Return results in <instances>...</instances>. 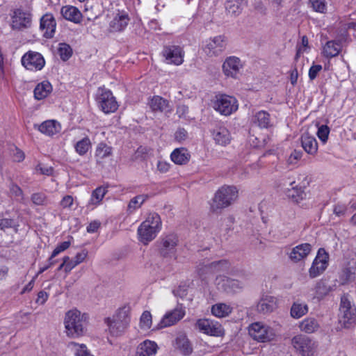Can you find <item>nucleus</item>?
I'll list each match as a JSON object with an SVG mask.
<instances>
[{
	"instance_id": "nucleus-1",
	"label": "nucleus",
	"mask_w": 356,
	"mask_h": 356,
	"mask_svg": "<svg viewBox=\"0 0 356 356\" xmlns=\"http://www.w3.org/2000/svg\"><path fill=\"white\" fill-rule=\"evenodd\" d=\"M88 316L74 309L65 314L64 324L68 337L76 338L86 332Z\"/></svg>"
},
{
	"instance_id": "nucleus-2",
	"label": "nucleus",
	"mask_w": 356,
	"mask_h": 356,
	"mask_svg": "<svg viewBox=\"0 0 356 356\" xmlns=\"http://www.w3.org/2000/svg\"><path fill=\"white\" fill-rule=\"evenodd\" d=\"M238 197V190L234 186H222L214 194L210 202V210L213 213L221 211L232 205Z\"/></svg>"
},
{
	"instance_id": "nucleus-3",
	"label": "nucleus",
	"mask_w": 356,
	"mask_h": 356,
	"mask_svg": "<svg viewBox=\"0 0 356 356\" xmlns=\"http://www.w3.org/2000/svg\"><path fill=\"white\" fill-rule=\"evenodd\" d=\"M161 220L157 213H150L138 229V238L143 244L152 241L160 231Z\"/></svg>"
},
{
	"instance_id": "nucleus-4",
	"label": "nucleus",
	"mask_w": 356,
	"mask_h": 356,
	"mask_svg": "<svg viewBox=\"0 0 356 356\" xmlns=\"http://www.w3.org/2000/svg\"><path fill=\"white\" fill-rule=\"evenodd\" d=\"M129 307H123L120 308L112 318H105V323L111 335L118 337L124 333L129 324Z\"/></svg>"
},
{
	"instance_id": "nucleus-5",
	"label": "nucleus",
	"mask_w": 356,
	"mask_h": 356,
	"mask_svg": "<svg viewBox=\"0 0 356 356\" xmlns=\"http://www.w3.org/2000/svg\"><path fill=\"white\" fill-rule=\"evenodd\" d=\"M339 322L346 328L356 324V308L348 295H343L341 298Z\"/></svg>"
},
{
	"instance_id": "nucleus-6",
	"label": "nucleus",
	"mask_w": 356,
	"mask_h": 356,
	"mask_svg": "<svg viewBox=\"0 0 356 356\" xmlns=\"http://www.w3.org/2000/svg\"><path fill=\"white\" fill-rule=\"evenodd\" d=\"M213 107L221 115L227 116L237 111L238 102L232 96L220 94L216 96Z\"/></svg>"
},
{
	"instance_id": "nucleus-7",
	"label": "nucleus",
	"mask_w": 356,
	"mask_h": 356,
	"mask_svg": "<svg viewBox=\"0 0 356 356\" xmlns=\"http://www.w3.org/2000/svg\"><path fill=\"white\" fill-rule=\"evenodd\" d=\"M248 332L250 337L259 342L269 341L275 336L271 327L259 322L252 323L249 326Z\"/></svg>"
},
{
	"instance_id": "nucleus-8",
	"label": "nucleus",
	"mask_w": 356,
	"mask_h": 356,
	"mask_svg": "<svg viewBox=\"0 0 356 356\" xmlns=\"http://www.w3.org/2000/svg\"><path fill=\"white\" fill-rule=\"evenodd\" d=\"M195 327L200 332L210 336L222 337L225 334L224 329L221 324L208 318L197 320L195 324Z\"/></svg>"
},
{
	"instance_id": "nucleus-9",
	"label": "nucleus",
	"mask_w": 356,
	"mask_h": 356,
	"mask_svg": "<svg viewBox=\"0 0 356 356\" xmlns=\"http://www.w3.org/2000/svg\"><path fill=\"white\" fill-rule=\"evenodd\" d=\"M162 55L168 64L180 65L184 62V51L179 45L169 44L163 47Z\"/></svg>"
},
{
	"instance_id": "nucleus-10",
	"label": "nucleus",
	"mask_w": 356,
	"mask_h": 356,
	"mask_svg": "<svg viewBox=\"0 0 356 356\" xmlns=\"http://www.w3.org/2000/svg\"><path fill=\"white\" fill-rule=\"evenodd\" d=\"M291 344L302 356H312L314 353V343L305 335L298 334L293 337Z\"/></svg>"
},
{
	"instance_id": "nucleus-11",
	"label": "nucleus",
	"mask_w": 356,
	"mask_h": 356,
	"mask_svg": "<svg viewBox=\"0 0 356 356\" xmlns=\"http://www.w3.org/2000/svg\"><path fill=\"white\" fill-rule=\"evenodd\" d=\"M97 102L99 108L105 113L115 112L118 107V104L115 97L108 90L99 89Z\"/></svg>"
},
{
	"instance_id": "nucleus-12",
	"label": "nucleus",
	"mask_w": 356,
	"mask_h": 356,
	"mask_svg": "<svg viewBox=\"0 0 356 356\" xmlns=\"http://www.w3.org/2000/svg\"><path fill=\"white\" fill-rule=\"evenodd\" d=\"M226 46L227 40L225 36L218 35L207 40L203 50L209 56H217L225 49Z\"/></svg>"
},
{
	"instance_id": "nucleus-13",
	"label": "nucleus",
	"mask_w": 356,
	"mask_h": 356,
	"mask_svg": "<svg viewBox=\"0 0 356 356\" xmlns=\"http://www.w3.org/2000/svg\"><path fill=\"white\" fill-rule=\"evenodd\" d=\"M216 284L219 289L228 294L238 293L242 291L244 286L243 283L238 280L225 276L217 277Z\"/></svg>"
},
{
	"instance_id": "nucleus-14",
	"label": "nucleus",
	"mask_w": 356,
	"mask_h": 356,
	"mask_svg": "<svg viewBox=\"0 0 356 356\" xmlns=\"http://www.w3.org/2000/svg\"><path fill=\"white\" fill-rule=\"evenodd\" d=\"M328 259L329 256L325 250L323 248H320L309 270V274L311 278L316 277L324 272L328 265Z\"/></svg>"
},
{
	"instance_id": "nucleus-15",
	"label": "nucleus",
	"mask_w": 356,
	"mask_h": 356,
	"mask_svg": "<svg viewBox=\"0 0 356 356\" xmlns=\"http://www.w3.org/2000/svg\"><path fill=\"white\" fill-rule=\"evenodd\" d=\"M22 65L29 70H40L45 64L43 56L38 52L29 51L22 58Z\"/></svg>"
},
{
	"instance_id": "nucleus-16",
	"label": "nucleus",
	"mask_w": 356,
	"mask_h": 356,
	"mask_svg": "<svg viewBox=\"0 0 356 356\" xmlns=\"http://www.w3.org/2000/svg\"><path fill=\"white\" fill-rule=\"evenodd\" d=\"M11 27L13 30H22L31 26V14L21 9H16L11 15Z\"/></svg>"
},
{
	"instance_id": "nucleus-17",
	"label": "nucleus",
	"mask_w": 356,
	"mask_h": 356,
	"mask_svg": "<svg viewBox=\"0 0 356 356\" xmlns=\"http://www.w3.org/2000/svg\"><path fill=\"white\" fill-rule=\"evenodd\" d=\"M185 315V310L181 306H177L173 310L167 312L159 323L157 328L161 329L176 324Z\"/></svg>"
},
{
	"instance_id": "nucleus-18",
	"label": "nucleus",
	"mask_w": 356,
	"mask_h": 356,
	"mask_svg": "<svg viewBox=\"0 0 356 356\" xmlns=\"http://www.w3.org/2000/svg\"><path fill=\"white\" fill-rule=\"evenodd\" d=\"M242 66V63L238 58L230 56L223 63L222 71L225 76L236 79Z\"/></svg>"
},
{
	"instance_id": "nucleus-19",
	"label": "nucleus",
	"mask_w": 356,
	"mask_h": 356,
	"mask_svg": "<svg viewBox=\"0 0 356 356\" xmlns=\"http://www.w3.org/2000/svg\"><path fill=\"white\" fill-rule=\"evenodd\" d=\"M312 245L305 243L293 248L289 253V257L294 263L299 262L307 257L312 251Z\"/></svg>"
},
{
	"instance_id": "nucleus-20",
	"label": "nucleus",
	"mask_w": 356,
	"mask_h": 356,
	"mask_svg": "<svg viewBox=\"0 0 356 356\" xmlns=\"http://www.w3.org/2000/svg\"><path fill=\"white\" fill-rule=\"evenodd\" d=\"M173 346L184 355H189L193 352L192 345L186 334L184 332H179L177 334L173 343Z\"/></svg>"
},
{
	"instance_id": "nucleus-21",
	"label": "nucleus",
	"mask_w": 356,
	"mask_h": 356,
	"mask_svg": "<svg viewBox=\"0 0 356 356\" xmlns=\"http://www.w3.org/2000/svg\"><path fill=\"white\" fill-rule=\"evenodd\" d=\"M56 20L51 14L43 15L40 19V29L44 31V36L47 38H51L54 36L56 29Z\"/></svg>"
},
{
	"instance_id": "nucleus-22",
	"label": "nucleus",
	"mask_w": 356,
	"mask_h": 356,
	"mask_svg": "<svg viewBox=\"0 0 356 356\" xmlns=\"http://www.w3.org/2000/svg\"><path fill=\"white\" fill-rule=\"evenodd\" d=\"M277 307V300L271 296H263L259 300L257 309L259 313L268 314L272 312Z\"/></svg>"
},
{
	"instance_id": "nucleus-23",
	"label": "nucleus",
	"mask_w": 356,
	"mask_h": 356,
	"mask_svg": "<svg viewBox=\"0 0 356 356\" xmlns=\"http://www.w3.org/2000/svg\"><path fill=\"white\" fill-rule=\"evenodd\" d=\"M157 350L156 343L147 339L138 345L136 356H155Z\"/></svg>"
},
{
	"instance_id": "nucleus-24",
	"label": "nucleus",
	"mask_w": 356,
	"mask_h": 356,
	"mask_svg": "<svg viewBox=\"0 0 356 356\" xmlns=\"http://www.w3.org/2000/svg\"><path fill=\"white\" fill-rule=\"evenodd\" d=\"M177 238L175 235L167 236L163 238L162 247L161 248V254L165 257H171L175 252V248L177 245Z\"/></svg>"
},
{
	"instance_id": "nucleus-25",
	"label": "nucleus",
	"mask_w": 356,
	"mask_h": 356,
	"mask_svg": "<svg viewBox=\"0 0 356 356\" xmlns=\"http://www.w3.org/2000/svg\"><path fill=\"white\" fill-rule=\"evenodd\" d=\"M42 134L51 136L60 131V124L56 120H47L40 125H34Z\"/></svg>"
},
{
	"instance_id": "nucleus-26",
	"label": "nucleus",
	"mask_w": 356,
	"mask_h": 356,
	"mask_svg": "<svg viewBox=\"0 0 356 356\" xmlns=\"http://www.w3.org/2000/svg\"><path fill=\"white\" fill-rule=\"evenodd\" d=\"M62 16L67 20L79 24L81 21L82 14L80 10L72 6H63L60 10Z\"/></svg>"
},
{
	"instance_id": "nucleus-27",
	"label": "nucleus",
	"mask_w": 356,
	"mask_h": 356,
	"mask_svg": "<svg viewBox=\"0 0 356 356\" xmlns=\"http://www.w3.org/2000/svg\"><path fill=\"white\" fill-rule=\"evenodd\" d=\"M301 144L305 151L311 155L316 154L318 150V143L315 137L308 133H305L301 136Z\"/></svg>"
},
{
	"instance_id": "nucleus-28",
	"label": "nucleus",
	"mask_w": 356,
	"mask_h": 356,
	"mask_svg": "<svg viewBox=\"0 0 356 356\" xmlns=\"http://www.w3.org/2000/svg\"><path fill=\"white\" fill-rule=\"evenodd\" d=\"M170 159L175 164L185 165L191 159V154L184 147L176 148L170 154Z\"/></svg>"
},
{
	"instance_id": "nucleus-29",
	"label": "nucleus",
	"mask_w": 356,
	"mask_h": 356,
	"mask_svg": "<svg viewBox=\"0 0 356 356\" xmlns=\"http://www.w3.org/2000/svg\"><path fill=\"white\" fill-rule=\"evenodd\" d=\"M212 136L216 143L220 145H226L231 140L229 131L225 127L214 129L212 131Z\"/></svg>"
},
{
	"instance_id": "nucleus-30",
	"label": "nucleus",
	"mask_w": 356,
	"mask_h": 356,
	"mask_svg": "<svg viewBox=\"0 0 356 356\" xmlns=\"http://www.w3.org/2000/svg\"><path fill=\"white\" fill-rule=\"evenodd\" d=\"M129 22V18L127 14L119 13L111 22L110 28L112 31H122L127 27Z\"/></svg>"
},
{
	"instance_id": "nucleus-31",
	"label": "nucleus",
	"mask_w": 356,
	"mask_h": 356,
	"mask_svg": "<svg viewBox=\"0 0 356 356\" xmlns=\"http://www.w3.org/2000/svg\"><path fill=\"white\" fill-rule=\"evenodd\" d=\"M342 49L341 42L330 40L323 47V54L327 58H332L339 55Z\"/></svg>"
},
{
	"instance_id": "nucleus-32",
	"label": "nucleus",
	"mask_w": 356,
	"mask_h": 356,
	"mask_svg": "<svg viewBox=\"0 0 356 356\" xmlns=\"http://www.w3.org/2000/svg\"><path fill=\"white\" fill-rule=\"evenodd\" d=\"M299 327L301 331L310 334L317 331L320 324L316 318L307 317L300 323Z\"/></svg>"
},
{
	"instance_id": "nucleus-33",
	"label": "nucleus",
	"mask_w": 356,
	"mask_h": 356,
	"mask_svg": "<svg viewBox=\"0 0 356 356\" xmlns=\"http://www.w3.org/2000/svg\"><path fill=\"white\" fill-rule=\"evenodd\" d=\"M309 312L307 304L300 302L299 300L295 301L291 307V316L293 318L298 319L305 316Z\"/></svg>"
},
{
	"instance_id": "nucleus-34",
	"label": "nucleus",
	"mask_w": 356,
	"mask_h": 356,
	"mask_svg": "<svg viewBox=\"0 0 356 356\" xmlns=\"http://www.w3.org/2000/svg\"><path fill=\"white\" fill-rule=\"evenodd\" d=\"M246 3V0H227L225 9L229 14L238 15L241 13Z\"/></svg>"
},
{
	"instance_id": "nucleus-35",
	"label": "nucleus",
	"mask_w": 356,
	"mask_h": 356,
	"mask_svg": "<svg viewBox=\"0 0 356 356\" xmlns=\"http://www.w3.org/2000/svg\"><path fill=\"white\" fill-rule=\"evenodd\" d=\"M52 86L48 81L38 83L34 89V97L36 99H43L51 92Z\"/></svg>"
},
{
	"instance_id": "nucleus-36",
	"label": "nucleus",
	"mask_w": 356,
	"mask_h": 356,
	"mask_svg": "<svg viewBox=\"0 0 356 356\" xmlns=\"http://www.w3.org/2000/svg\"><path fill=\"white\" fill-rule=\"evenodd\" d=\"M149 105L153 111L163 112L169 107V102L160 96H154L149 102Z\"/></svg>"
},
{
	"instance_id": "nucleus-37",
	"label": "nucleus",
	"mask_w": 356,
	"mask_h": 356,
	"mask_svg": "<svg viewBox=\"0 0 356 356\" xmlns=\"http://www.w3.org/2000/svg\"><path fill=\"white\" fill-rule=\"evenodd\" d=\"M252 122L260 128H268L270 126V115L268 112L260 111L252 117Z\"/></svg>"
},
{
	"instance_id": "nucleus-38",
	"label": "nucleus",
	"mask_w": 356,
	"mask_h": 356,
	"mask_svg": "<svg viewBox=\"0 0 356 356\" xmlns=\"http://www.w3.org/2000/svg\"><path fill=\"white\" fill-rule=\"evenodd\" d=\"M211 314L218 318L229 316L232 312V307L225 303H216L211 307Z\"/></svg>"
},
{
	"instance_id": "nucleus-39",
	"label": "nucleus",
	"mask_w": 356,
	"mask_h": 356,
	"mask_svg": "<svg viewBox=\"0 0 356 356\" xmlns=\"http://www.w3.org/2000/svg\"><path fill=\"white\" fill-rule=\"evenodd\" d=\"M294 184L295 181L290 182V185L292 188L291 189H288L286 195L289 198H291L293 201L298 203L300 200H303L306 195L301 187L298 188L297 186H293Z\"/></svg>"
},
{
	"instance_id": "nucleus-40",
	"label": "nucleus",
	"mask_w": 356,
	"mask_h": 356,
	"mask_svg": "<svg viewBox=\"0 0 356 356\" xmlns=\"http://www.w3.org/2000/svg\"><path fill=\"white\" fill-rule=\"evenodd\" d=\"M107 190L104 187H98L94 190L92 193L90 200L88 202V207L90 205L97 206L100 204L104 195H106Z\"/></svg>"
},
{
	"instance_id": "nucleus-41",
	"label": "nucleus",
	"mask_w": 356,
	"mask_h": 356,
	"mask_svg": "<svg viewBox=\"0 0 356 356\" xmlns=\"http://www.w3.org/2000/svg\"><path fill=\"white\" fill-rule=\"evenodd\" d=\"M67 347L74 352L76 356H92L88 350L85 344L70 342L68 343Z\"/></svg>"
},
{
	"instance_id": "nucleus-42",
	"label": "nucleus",
	"mask_w": 356,
	"mask_h": 356,
	"mask_svg": "<svg viewBox=\"0 0 356 356\" xmlns=\"http://www.w3.org/2000/svg\"><path fill=\"white\" fill-rule=\"evenodd\" d=\"M90 147L91 143L88 137L83 138L81 140L78 141L74 145L76 152L80 156L85 155Z\"/></svg>"
},
{
	"instance_id": "nucleus-43",
	"label": "nucleus",
	"mask_w": 356,
	"mask_h": 356,
	"mask_svg": "<svg viewBox=\"0 0 356 356\" xmlns=\"http://www.w3.org/2000/svg\"><path fill=\"white\" fill-rule=\"evenodd\" d=\"M111 147L105 143H99L96 149L95 156L98 162L111 154Z\"/></svg>"
},
{
	"instance_id": "nucleus-44",
	"label": "nucleus",
	"mask_w": 356,
	"mask_h": 356,
	"mask_svg": "<svg viewBox=\"0 0 356 356\" xmlns=\"http://www.w3.org/2000/svg\"><path fill=\"white\" fill-rule=\"evenodd\" d=\"M88 255V252L86 250H82L80 252H78L76 256L70 259V264L67 265L66 273H69L71 271L75 266L81 264L84 261Z\"/></svg>"
},
{
	"instance_id": "nucleus-45",
	"label": "nucleus",
	"mask_w": 356,
	"mask_h": 356,
	"mask_svg": "<svg viewBox=\"0 0 356 356\" xmlns=\"http://www.w3.org/2000/svg\"><path fill=\"white\" fill-rule=\"evenodd\" d=\"M356 275V271L349 269L345 266L339 275V280L342 284H346L354 280Z\"/></svg>"
},
{
	"instance_id": "nucleus-46",
	"label": "nucleus",
	"mask_w": 356,
	"mask_h": 356,
	"mask_svg": "<svg viewBox=\"0 0 356 356\" xmlns=\"http://www.w3.org/2000/svg\"><path fill=\"white\" fill-rule=\"evenodd\" d=\"M197 272L202 280H205L213 274L210 263L200 264L197 267Z\"/></svg>"
},
{
	"instance_id": "nucleus-47",
	"label": "nucleus",
	"mask_w": 356,
	"mask_h": 356,
	"mask_svg": "<svg viewBox=\"0 0 356 356\" xmlns=\"http://www.w3.org/2000/svg\"><path fill=\"white\" fill-rule=\"evenodd\" d=\"M148 196L147 195H140L132 198L128 205V210L130 212L140 208V206L145 202Z\"/></svg>"
},
{
	"instance_id": "nucleus-48",
	"label": "nucleus",
	"mask_w": 356,
	"mask_h": 356,
	"mask_svg": "<svg viewBox=\"0 0 356 356\" xmlns=\"http://www.w3.org/2000/svg\"><path fill=\"white\" fill-rule=\"evenodd\" d=\"M315 289L316 298L321 299L329 293L331 291V287L324 281H320L316 284Z\"/></svg>"
},
{
	"instance_id": "nucleus-49",
	"label": "nucleus",
	"mask_w": 356,
	"mask_h": 356,
	"mask_svg": "<svg viewBox=\"0 0 356 356\" xmlns=\"http://www.w3.org/2000/svg\"><path fill=\"white\" fill-rule=\"evenodd\" d=\"M309 5L315 12L319 13L327 12V2L325 0H309Z\"/></svg>"
},
{
	"instance_id": "nucleus-50",
	"label": "nucleus",
	"mask_w": 356,
	"mask_h": 356,
	"mask_svg": "<svg viewBox=\"0 0 356 356\" xmlns=\"http://www.w3.org/2000/svg\"><path fill=\"white\" fill-rule=\"evenodd\" d=\"M10 192L17 202L24 203V195L22 190L17 184L12 183L10 186Z\"/></svg>"
},
{
	"instance_id": "nucleus-51",
	"label": "nucleus",
	"mask_w": 356,
	"mask_h": 356,
	"mask_svg": "<svg viewBox=\"0 0 356 356\" xmlns=\"http://www.w3.org/2000/svg\"><path fill=\"white\" fill-rule=\"evenodd\" d=\"M58 51L60 58L64 61L67 60L72 54L71 47L65 43L60 44Z\"/></svg>"
},
{
	"instance_id": "nucleus-52",
	"label": "nucleus",
	"mask_w": 356,
	"mask_h": 356,
	"mask_svg": "<svg viewBox=\"0 0 356 356\" xmlns=\"http://www.w3.org/2000/svg\"><path fill=\"white\" fill-rule=\"evenodd\" d=\"M211 268L213 271V274L227 270L229 268V264L227 260H219L210 263Z\"/></svg>"
},
{
	"instance_id": "nucleus-53",
	"label": "nucleus",
	"mask_w": 356,
	"mask_h": 356,
	"mask_svg": "<svg viewBox=\"0 0 356 356\" xmlns=\"http://www.w3.org/2000/svg\"><path fill=\"white\" fill-rule=\"evenodd\" d=\"M152 315L149 312L145 311L140 319V327L143 329H149L152 325Z\"/></svg>"
},
{
	"instance_id": "nucleus-54",
	"label": "nucleus",
	"mask_w": 356,
	"mask_h": 356,
	"mask_svg": "<svg viewBox=\"0 0 356 356\" xmlns=\"http://www.w3.org/2000/svg\"><path fill=\"white\" fill-rule=\"evenodd\" d=\"M31 199L32 202L35 205L42 206L46 204L47 196L42 193L32 194Z\"/></svg>"
},
{
	"instance_id": "nucleus-55",
	"label": "nucleus",
	"mask_w": 356,
	"mask_h": 356,
	"mask_svg": "<svg viewBox=\"0 0 356 356\" xmlns=\"http://www.w3.org/2000/svg\"><path fill=\"white\" fill-rule=\"evenodd\" d=\"M329 134L330 129L327 125H321L318 127L317 136L323 143L327 142Z\"/></svg>"
},
{
	"instance_id": "nucleus-56",
	"label": "nucleus",
	"mask_w": 356,
	"mask_h": 356,
	"mask_svg": "<svg viewBox=\"0 0 356 356\" xmlns=\"http://www.w3.org/2000/svg\"><path fill=\"white\" fill-rule=\"evenodd\" d=\"M70 245V241H64L57 245V247L54 250L51 257L50 260H51L54 257L57 256L60 252H63L64 250H67Z\"/></svg>"
},
{
	"instance_id": "nucleus-57",
	"label": "nucleus",
	"mask_w": 356,
	"mask_h": 356,
	"mask_svg": "<svg viewBox=\"0 0 356 356\" xmlns=\"http://www.w3.org/2000/svg\"><path fill=\"white\" fill-rule=\"evenodd\" d=\"M35 170L42 175L49 176L53 174L54 168L51 166H45L42 164H38L35 168Z\"/></svg>"
},
{
	"instance_id": "nucleus-58",
	"label": "nucleus",
	"mask_w": 356,
	"mask_h": 356,
	"mask_svg": "<svg viewBox=\"0 0 356 356\" xmlns=\"http://www.w3.org/2000/svg\"><path fill=\"white\" fill-rule=\"evenodd\" d=\"M321 70L322 66L321 65H313L309 70V77L310 80L315 79Z\"/></svg>"
},
{
	"instance_id": "nucleus-59",
	"label": "nucleus",
	"mask_w": 356,
	"mask_h": 356,
	"mask_svg": "<svg viewBox=\"0 0 356 356\" xmlns=\"http://www.w3.org/2000/svg\"><path fill=\"white\" fill-rule=\"evenodd\" d=\"M13 161L15 162H20L22 161L24 159L25 155L24 153L18 149L16 147H14V149H13Z\"/></svg>"
},
{
	"instance_id": "nucleus-60",
	"label": "nucleus",
	"mask_w": 356,
	"mask_h": 356,
	"mask_svg": "<svg viewBox=\"0 0 356 356\" xmlns=\"http://www.w3.org/2000/svg\"><path fill=\"white\" fill-rule=\"evenodd\" d=\"M14 221L9 218H3L0 220V229L5 231L8 228H10L13 226Z\"/></svg>"
},
{
	"instance_id": "nucleus-61",
	"label": "nucleus",
	"mask_w": 356,
	"mask_h": 356,
	"mask_svg": "<svg viewBox=\"0 0 356 356\" xmlns=\"http://www.w3.org/2000/svg\"><path fill=\"white\" fill-rule=\"evenodd\" d=\"M345 266L349 268V269H352L353 270L356 271L355 252H353L351 255H350Z\"/></svg>"
},
{
	"instance_id": "nucleus-62",
	"label": "nucleus",
	"mask_w": 356,
	"mask_h": 356,
	"mask_svg": "<svg viewBox=\"0 0 356 356\" xmlns=\"http://www.w3.org/2000/svg\"><path fill=\"white\" fill-rule=\"evenodd\" d=\"M170 164L164 161H159L157 163V169L161 173L167 172L170 169Z\"/></svg>"
},
{
	"instance_id": "nucleus-63",
	"label": "nucleus",
	"mask_w": 356,
	"mask_h": 356,
	"mask_svg": "<svg viewBox=\"0 0 356 356\" xmlns=\"http://www.w3.org/2000/svg\"><path fill=\"white\" fill-rule=\"evenodd\" d=\"M73 197L71 195H65L63 197L60 205L63 208H70L73 204Z\"/></svg>"
},
{
	"instance_id": "nucleus-64",
	"label": "nucleus",
	"mask_w": 356,
	"mask_h": 356,
	"mask_svg": "<svg viewBox=\"0 0 356 356\" xmlns=\"http://www.w3.org/2000/svg\"><path fill=\"white\" fill-rule=\"evenodd\" d=\"M302 153L301 152L294 150L290 155L289 158V163H294L296 161L301 159Z\"/></svg>"
}]
</instances>
